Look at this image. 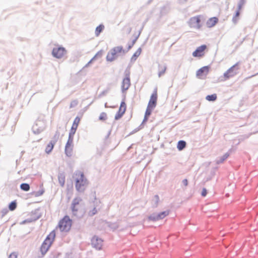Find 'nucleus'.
I'll return each instance as SVG.
<instances>
[{
	"mask_svg": "<svg viewBox=\"0 0 258 258\" xmlns=\"http://www.w3.org/2000/svg\"><path fill=\"white\" fill-rule=\"evenodd\" d=\"M75 182V187L80 192L85 190L88 184V181L85 176L83 172L80 171H76L73 175Z\"/></svg>",
	"mask_w": 258,
	"mask_h": 258,
	"instance_id": "1",
	"label": "nucleus"
},
{
	"mask_svg": "<svg viewBox=\"0 0 258 258\" xmlns=\"http://www.w3.org/2000/svg\"><path fill=\"white\" fill-rule=\"evenodd\" d=\"M126 51L122 46H117L112 48L107 53L106 60L108 61L114 60L119 55L124 54Z\"/></svg>",
	"mask_w": 258,
	"mask_h": 258,
	"instance_id": "2",
	"label": "nucleus"
},
{
	"mask_svg": "<svg viewBox=\"0 0 258 258\" xmlns=\"http://www.w3.org/2000/svg\"><path fill=\"white\" fill-rule=\"evenodd\" d=\"M55 237V233L51 231L47 236L40 247V251L42 255H44L52 244Z\"/></svg>",
	"mask_w": 258,
	"mask_h": 258,
	"instance_id": "3",
	"label": "nucleus"
},
{
	"mask_svg": "<svg viewBox=\"0 0 258 258\" xmlns=\"http://www.w3.org/2000/svg\"><path fill=\"white\" fill-rule=\"evenodd\" d=\"M72 221L69 216H64L59 222L58 227L62 232H68L71 228Z\"/></svg>",
	"mask_w": 258,
	"mask_h": 258,
	"instance_id": "4",
	"label": "nucleus"
},
{
	"mask_svg": "<svg viewBox=\"0 0 258 258\" xmlns=\"http://www.w3.org/2000/svg\"><path fill=\"white\" fill-rule=\"evenodd\" d=\"M202 18L203 16L201 15L191 17L188 21V25L191 28L200 29L202 27Z\"/></svg>",
	"mask_w": 258,
	"mask_h": 258,
	"instance_id": "5",
	"label": "nucleus"
},
{
	"mask_svg": "<svg viewBox=\"0 0 258 258\" xmlns=\"http://www.w3.org/2000/svg\"><path fill=\"white\" fill-rule=\"evenodd\" d=\"M210 70V66H205L199 70H198L196 73V76L197 78L200 79H204L206 78V76L209 73Z\"/></svg>",
	"mask_w": 258,
	"mask_h": 258,
	"instance_id": "6",
	"label": "nucleus"
},
{
	"mask_svg": "<svg viewBox=\"0 0 258 258\" xmlns=\"http://www.w3.org/2000/svg\"><path fill=\"white\" fill-rule=\"evenodd\" d=\"M239 63L237 62L233 66H232L230 68H229L224 74V77L228 79L230 77L234 76L235 75L237 71L239 70L238 68Z\"/></svg>",
	"mask_w": 258,
	"mask_h": 258,
	"instance_id": "7",
	"label": "nucleus"
},
{
	"mask_svg": "<svg viewBox=\"0 0 258 258\" xmlns=\"http://www.w3.org/2000/svg\"><path fill=\"white\" fill-rule=\"evenodd\" d=\"M73 140L72 138H69L65 146V153L69 157L71 156L73 154Z\"/></svg>",
	"mask_w": 258,
	"mask_h": 258,
	"instance_id": "8",
	"label": "nucleus"
},
{
	"mask_svg": "<svg viewBox=\"0 0 258 258\" xmlns=\"http://www.w3.org/2000/svg\"><path fill=\"white\" fill-rule=\"evenodd\" d=\"M157 98H158V93H157V89L156 88L154 90L153 93L152 94L150 100L148 104V106H149L150 107H152L154 108L157 104Z\"/></svg>",
	"mask_w": 258,
	"mask_h": 258,
	"instance_id": "9",
	"label": "nucleus"
},
{
	"mask_svg": "<svg viewBox=\"0 0 258 258\" xmlns=\"http://www.w3.org/2000/svg\"><path fill=\"white\" fill-rule=\"evenodd\" d=\"M65 53L66 50L62 47L54 48L52 52L53 56L58 58H61L64 55Z\"/></svg>",
	"mask_w": 258,
	"mask_h": 258,
	"instance_id": "10",
	"label": "nucleus"
},
{
	"mask_svg": "<svg viewBox=\"0 0 258 258\" xmlns=\"http://www.w3.org/2000/svg\"><path fill=\"white\" fill-rule=\"evenodd\" d=\"M169 213V211H164L157 214H153L151 215L149 218L152 221H156L163 219L167 216Z\"/></svg>",
	"mask_w": 258,
	"mask_h": 258,
	"instance_id": "11",
	"label": "nucleus"
},
{
	"mask_svg": "<svg viewBox=\"0 0 258 258\" xmlns=\"http://www.w3.org/2000/svg\"><path fill=\"white\" fill-rule=\"evenodd\" d=\"M207 49V46L206 45H202L196 49L195 51L192 52V55L194 57H201L205 55V51Z\"/></svg>",
	"mask_w": 258,
	"mask_h": 258,
	"instance_id": "12",
	"label": "nucleus"
},
{
	"mask_svg": "<svg viewBox=\"0 0 258 258\" xmlns=\"http://www.w3.org/2000/svg\"><path fill=\"white\" fill-rule=\"evenodd\" d=\"M103 241L96 236H94L91 239L92 246L97 249H101L102 246Z\"/></svg>",
	"mask_w": 258,
	"mask_h": 258,
	"instance_id": "13",
	"label": "nucleus"
},
{
	"mask_svg": "<svg viewBox=\"0 0 258 258\" xmlns=\"http://www.w3.org/2000/svg\"><path fill=\"white\" fill-rule=\"evenodd\" d=\"M131 86V82L129 76H126L122 80L121 83V89L123 92L126 91Z\"/></svg>",
	"mask_w": 258,
	"mask_h": 258,
	"instance_id": "14",
	"label": "nucleus"
},
{
	"mask_svg": "<svg viewBox=\"0 0 258 258\" xmlns=\"http://www.w3.org/2000/svg\"><path fill=\"white\" fill-rule=\"evenodd\" d=\"M219 19L217 17H214L209 18L206 22V26L208 28H212L215 26L218 22Z\"/></svg>",
	"mask_w": 258,
	"mask_h": 258,
	"instance_id": "15",
	"label": "nucleus"
},
{
	"mask_svg": "<svg viewBox=\"0 0 258 258\" xmlns=\"http://www.w3.org/2000/svg\"><path fill=\"white\" fill-rule=\"evenodd\" d=\"M81 200L75 199L72 203V210L73 212H77L81 208Z\"/></svg>",
	"mask_w": 258,
	"mask_h": 258,
	"instance_id": "16",
	"label": "nucleus"
},
{
	"mask_svg": "<svg viewBox=\"0 0 258 258\" xmlns=\"http://www.w3.org/2000/svg\"><path fill=\"white\" fill-rule=\"evenodd\" d=\"M97 213V206L95 204L93 203L89 208L88 211V215L89 216H93Z\"/></svg>",
	"mask_w": 258,
	"mask_h": 258,
	"instance_id": "17",
	"label": "nucleus"
},
{
	"mask_svg": "<svg viewBox=\"0 0 258 258\" xmlns=\"http://www.w3.org/2000/svg\"><path fill=\"white\" fill-rule=\"evenodd\" d=\"M55 144V141H51V142H50V143L46 147V148H45L46 153H47V154H49V153H50L52 151V150H53Z\"/></svg>",
	"mask_w": 258,
	"mask_h": 258,
	"instance_id": "18",
	"label": "nucleus"
},
{
	"mask_svg": "<svg viewBox=\"0 0 258 258\" xmlns=\"http://www.w3.org/2000/svg\"><path fill=\"white\" fill-rule=\"evenodd\" d=\"M59 183L61 186H63L66 181V177L64 174L60 173L58 176Z\"/></svg>",
	"mask_w": 258,
	"mask_h": 258,
	"instance_id": "19",
	"label": "nucleus"
},
{
	"mask_svg": "<svg viewBox=\"0 0 258 258\" xmlns=\"http://www.w3.org/2000/svg\"><path fill=\"white\" fill-rule=\"evenodd\" d=\"M45 192L44 189L42 187L38 191H34L31 193V194L35 197H38L43 195Z\"/></svg>",
	"mask_w": 258,
	"mask_h": 258,
	"instance_id": "20",
	"label": "nucleus"
},
{
	"mask_svg": "<svg viewBox=\"0 0 258 258\" xmlns=\"http://www.w3.org/2000/svg\"><path fill=\"white\" fill-rule=\"evenodd\" d=\"M142 52V49L141 48H138L136 51L134 53L133 55L131 58V60L132 61H135L137 58L140 56Z\"/></svg>",
	"mask_w": 258,
	"mask_h": 258,
	"instance_id": "21",
	"label": "nucleus"
},
{
	"mask_svg": "<svg viewBox=\"0 0 258 258\" xmlns=\"http://www.w3.org/2000/svg\"><path fill=\"white\" fill-rule=\"evenodd\" d=\"M166 70V67L165 65H159V71L158 76L161 77L162 75L164 74Z\"/></svg>",
	"mask_w": 258,
	"mask_h": 258,
	"instance_id": "22",
	"label": "nucleus"
},
{
	"mask_svg": "<svg viewBox=\"0 0 258 258\" xmlns=\"http://www.w3.org/2000/svg\"><path fill=\"white\" fill-rule=\"evenodd\" d=\"M126 109V105L124 101H122L120 103L118 111L119 112L124 114Z\"/></svg>",
	"mask_w": 258,
	"mask_h": 258,
	"instance_id": "23",
	"label": "nucleus"
},
{
	"mask_svg": "<svg viewBox=\"0 0 258 258\" xmlns=\"http://www.w3.org/2000/svg\"><path fill=\"white\" fill-rule=\"evenodd\" d=\"M77 128L78 126L77 125L72 124L70 132L69 133V138H72V139H74V135H75Z\"/></svg>",
	"mask_w": 258,
	"mask_h": 258,
	"instance_id": "24",
	"label": "nucleus"
},
{
	"mask_svg": "<svg viewBox=\"0 0 258 258\" xmlns=\"http://www.w3.org/2000/svg\"><path fill=\"white\" fill-rule=\"evenodd\" d=\"M104 29V26L103 24H100L97 26L95 29V32L96 36H98Z\"/></svg>",
	"mask_w": 258,
	"mask_h": 258,
	"instance_id": "25",
	"label": "nucleus"
},
{
	"mask_svg": "<svg viewBox=\"0 0 258 258\" xmlns=\"http://www.w3.org/2000/svg\"><path fill=\"white\" fill-rule=\"evenodd\" d=\"M186 142L184 141H179L177 145V148L178 150L181 151L183 150L186 146Z\"/></svg>",
	"mask_w": 258,
	"mask_h": 258,
	"instance_id": "26",
	"label": "nucleus"
},
{
	"mask_svg": "<svg viewBox=\"0 0 258 258\" xmlns=\"http://www.w3.org/2000/svg\"><path fill=\"white\" fill-rule=\"evenodd\" d=\"M217 95L213 94L206 96V99L209 101H214L217 99Z\"/></svg>",
	"mask_w": 258,
	"mask_h": 258,
	"instance_id": "27",
	"label": "nucleus"
},
{
	"mask_svg": "<svg viewBox=\"0 0 258 258\" xmlns=\"http://www.w3.org/2000/svg\"><path fill=\"white\" fill-rule=\"evenodd\" d=\"M153 109V108L147 106L145 115V118L146 119L150 115Z\"/></svg>",
	"mask_w": 258,
	"mask_h": 258,
	"instance_id": "28",
	"label": "nucleus"
},
{
	"mask_svg": "<svg viewBox=\"0 0 258 258\" xmlns=\"http://www.w3.org/2000/svg\"><path fill=\"white\" fill-rule=\"evenodd\" d=\"M20 188L22 190L27 191L30 189V185L28 183H22L20 185Z\"/></svg>",
	"mask_w": 258,
	"mask_h": 258,
	"instance_id": "29",
	"label": "nucleus"
},
{
	"mask_svg": "<svg viewBox=\"0 0 258 258\" xmlns=\"http://www.w3.org/2000/svg\"><path fill=\"white\" fill-rule=\"evenodd\" d=\"M240 11L237 10L235 15L233 16V17L232 18V21H233V23H237V22L238 20V17L240 15Z\"/></svg>",
	"mask_w": 258,
	"mask_h": 258,
	"instance_id": "30",
	"label": "nucleus"
},
{
	"mask_svg": "<svg viewBox=\"0 0 258 258\" xmlns=\"http://www.w3.org/2000/svg\"><path fill=\"white\" fill-rule=\"evenodd\" d=\"M99 119L101 121H105L107 119V115L105 112H102L100 113Z\"/></svg>",
	"mask_w": 258,
	"mask_h": 258,
	"instance_id": "31",
	"label": "nucleus"
},
{
	"mask_svg": "<svg viewBox=\"0 0 258 258\" xmlns=\"http://www.w3.org/2000/svg\"><path fill=\"white\" fill-rule=\"evenodd\" d=\"M17 207V204L16 202H11L9 206V208L11 211L14 210Z\"/></svg>",
	"mask_w": 258,
	"mask_h": 258,
	"instance_id": "32",
	"label": "nucleus"
},
{
	"mask_svg": "<svg viewBox=\"0 0 258 258\" xmlns=\"http://www.w3.org/2000/svg\"><path fill=\"white\" fill-rule=\"evenodd\" d=\"M136 40H137V38L134 39V40H132V41L130 43H129L128 44L127 49V50H125L126 52L132 48V47L135 44V43L136 41Z\"/></svg>",
	"mask_w": 258,
	"mask_h": 258,
	"instance_id": "33",
	"label": "nucleus"
},
{
	"mask_svg": "<svg viewBox=\"0 0 258 258\" xmlns=\"http://www.w3.org/2000/svg\"><path fill=\"white\" fill-rule=\"evenodd\" d=\"M245 0H240L239 3L238 5V10L241 11L242 7L245 4Z\"/></svg>",
	"mask_w": 258,
	"mask_h": 258,
	"instance_id": "34",
	"label": "nucleus"
},
{
	"mask_svg": "<svg viewBox=\"0 0 258 258\" xmlns=\"http://www.w3.org/2000/svg\"><path fill=\"white\" fill-rule=\"evenodd\" d=\"M80 121V118L78 116H77L75 118L73 124H74V125L78 126Z\"/></svg>",
	"mask_w": 258,
	"mask_h": 258,
	"instance_id": "35",
	"label": "nucleus"
},
{
	"mask_svg": "<svg viewBox=\"0 0 258 258\" xmlns=\"http://www.w3.org/2000/svg\"><path fill=\"white\" fill-rule=\"evenodd\" d=\"M123 113L118 111L117 113L115 114L114 118L115 120H118L119 118H120L123 116Z\"/></svg>",
	"mask_w": 258,
	"mask_h": 258,
	"instance_id": "36",
	"label": "nucleus"
},
{
	"mask_svg": "<svg viewBox=\"0 0 258 258\" xmlns=\"http://www.w3.org/2000/svg\"><path fill=\"white\" fill-rule=\"evenodd\" d=\"M59 132L58 131H56L54 135L53 138L54 139V141L55 143L56 142L57 140L58 139L59 137Z\"/></svg>",
	"mask_w": 258,
	"mask_h": 258,
	"instance_id": "37",
	"label": "nucleus"
},
{
	"mask_svg": "<svg viewBox=\"0 0 258 258\" xmlns=\"http://www.w3.org/2000/svg\"><path fill=\"white\" fill-rule=\"evenodd\" d=\"M18 253L16 252H12L9 256V258H17Z\"/></svg>",
	"mask_w": 258,
	"mask_h": 258,
	"instance_id": "38",
	"label": "nucleus"
},
{
	"mask_svg": "<svg viewBox=\"0 0 258 258\" xmlns=\"http://www.w3.org/2000/svg\"><path fill=\"white\" fill-rule=\"evenodd\" d=\"M78 104V101L77 100H73L71 102L70 104V107L72 108L76 106Z\"/></svg>",
	"mask_w": 258,
	"mask_h": 258,
	"instance_id": "39",
	"label": "nucleus"
},
{
	"mask_svg": "<svg viewBox=\"0 0 258 258\" xmlns=\"http://www.w3.org/2000/svg\"><path fill=\"white\" fill-rule=\"evenodd\" d=\"M229 156L228 153H226L223 155L222 157V159L221 160L220 162H222L223 161H224L226 159H227Z\"/></svg>",
	"mask_w": 258,
	"mask_h": 258,
	"instance_id": "40",
	"label": "nucleus"
},
{
	"mask_svg": "<svg viewBox=\"0 0 258 258\" xmlns=\"http://www.w3.org/2000/svg\"><path fill=\"white\" fill-rule=\"evenodd\" d=\"M207 195V190L206 188H204L202 191V196L203 197L206 196Z\"/></svg>",
	"mask_w": 258,
	"mask_h": 258,
	"instance_id": "41",
	"label": "nucleus"
},
{
	"mask_svg": "<svg viewBox=\"0 0 258 258\" xmlns=\"http://www.w3.org/2000/svg\"><path fill=\"white\" fill-rule=\"evenodd\" d=\"M182 183L185 186H187L188 185V181L186 179L183 180Z\"/></svg>",
	"mask_w": 258,
	"mask_h": 258,
	"instance_id": "42",
	"label": "nucleus"
},
{
	"mask_svg": "<svg viewBox=\"0 0 258 258\" xmlns=\"http://www.w3.org/2000/svg\"><path fill=\"white\" fill-rule=\"evenodd\" d=\"M154 198L155 199V200H156V202H157V203H158V201H159V198L158 196H157V195H156V196H155L154 197Z\"/></svg>",
	"mask_w": 258,
	"mask_h": 258,
	"instance_id": "43",
	"label": "nucleus"
}]
</instances>
